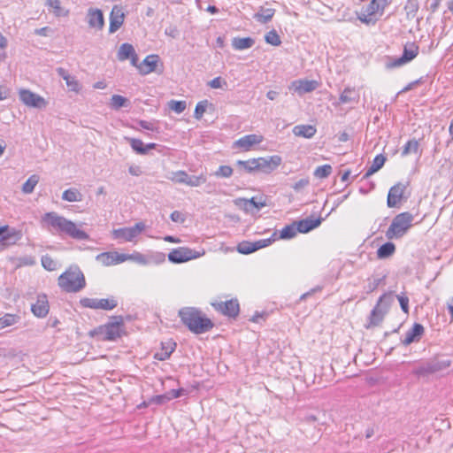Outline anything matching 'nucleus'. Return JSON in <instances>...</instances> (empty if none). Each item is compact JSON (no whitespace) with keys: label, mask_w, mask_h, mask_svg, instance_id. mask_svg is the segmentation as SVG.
Returning <instances> with one entry per match:
<instances>
[{"label":"nucleus","mask_w":453,"mask_h":453,"mask_svg":"<svg viewBox=\"0 0 453 453\" xmlns=\"http://www.w3.org/2000/svg\"><path fill=\"white\" fill-rule=\"evenodd\" d=\"M294 223H296L297 233L305 234L318 227L321 224V219L306 218Z\"/></svg>","instance_id":"393cba45"},{"label":"nucleus","mask_w":453,"mask_h":453,"mask_svg":"<svg viewBox=\"0 0 453 453\" xmlns=\"http://www.w3.org/2000/svg\"><path fill=\"white\" fill-rule=\"evenodd\" d=\"M127 103V99L119 95H113L111 99V106L116 110L126 106Z\"/></svg>","instance_id":"3c124183"},{"label":"nucleus","mask_w":453,"mask_h":453,"mask_svg":"<svg viewBox=\"0 0 453 453\" xmlns=\"http://www.w3.org/2000/svg\"><path fill=\"white\" fill-rule=\"evenodd\" d=\"M176 343L172 341L162 342L161 350L157 352L154 357L157 360L164 361L170 357L171 354L174 351Z\"/></svg>","instance_id":"bb28decb"},{"label":"nucleus","mask_w":453,"mask_h":453,"mask_svg":"<svg viewBox=\"0 0 453 453\" xmlns=\"http://www.w3.org/2000/svg\"><path fill=\"white\" fill-rule=\"evenodd\" d=\"M332 170L330 165L318 166L314 171V176L319 179L327 178L332 173Z\"/></svg>","instance_id":"49530a36"},{"label":"nucleus","mask_w":453,"mask_h":453,"mask_svg":"<svg viewBox=\"0 0 453 453\" xmlns=\"http://www.w3.org/2000/svg\"><path fill=\"white\" fill-rule=\"evenodd\" d=\"M418 150V142L416 140H410L403 146L402 156L405 157L410 153H417Z\"/></svg>","instance_id":"09e8293b"},{"label":"nucleus","mask_w":453,"mask_h":453,"mask_svg":"<svg viewBox=\"0 0 453 453\" xmlns=\"http://www.w3.org/2000/svg\"><path fill=\"white\" fill-rule=\"evenodd\" d=\"M385 161H386V157L382 154L377 155L374 157L371 166L368 168V170L365 173L364 178L367 179L370 176H372L373 173L378 172L384 165Z\"/></svg>","instance_id":"473e14b6"},{"label":"nucleus","mask_w":453,"mask_h":453,"mask_svg":"<svg viewBox=\"0 0 453 453\" xmlns=\"http://www.w3.org/2000/svg\"><path fill=\"white\" fill-rule=\"evenodd\" d=\"M272 243L271 239L259 240L254 242H242L238 244L237 250L241 254L248 255L254 251H257L262 248H265Z\"/></svg>","instance_id":"a211bd4d"},{"label":"nucleus","mask_w":453,"mask_h":453,"mask_svg":"<svg viewBox=\"0 0 453 453\" xmlns=\"http://www.w3.org/2000/svg\"><path fill=\"white\" fill-rule=\"evenodd\" d=\"M19 319V317L14 314L7 313L0 318V326L3 328L16 324Z\"/></svg>","instance_id":"a18cd8bd"},{"label":"nucleus","mask_w":453,"mask_h":453,"mask_svg":"<svg viewBox=\"0 0 453 453\" xmlns=\"http://www.w3.org/2000/svg\"><path fill=\"white\" fill-rule=\"evenodd\" d=\"M149 258L152 259L151 264H160L165 262V255L162 252H157L149 256Z\"/></svg>","instance_id":"680f3d73"},{"label":"nucleus","mask_w":453,"mask_h":453,"mask_svg":"<svg viewBox=\"0 0 453 453\" xmlns=\"http://www.w3.org/2000/svg\"><path fill=\"white\" fill-rule=\"evenodd\" d=\"M169 400H171V397H169L168 395H156V396L152 397L150 399V403H154L157 404H163Z\"/></svg>","instance_id":"e2e57ef3"},{"label":"nucleus","mask_w":453,"mask_h":453,"mask_svg":"<svg viewBox=\"0 0 453 453\" xmlns=\"http://www.w3.org/2000/svg\"><path fill=\"white\" fill-rule=\"evenodd\" d=\"M168 105H169V108L172 111H175L176 113L183 112L187 106L185 101H175V100H171L168 103Z\"/></svg>","instance_id":"5fc2aeb1"},{"label":"nucleus","mask_w":453,"mask_h":453,"mask_svg":"<svg viewBox=\"0 0 453 453\" xmlns=\"http://www.w3.org/2000/svg\"><path fill=\"white\" fill-rule=\"evenodd\" d=\"M233 169L229 165H220L215 172V176L221 178H228L232 175Z\"/></svg>","instance_id":"6e6d98bb"},{"label":"nucleus","mask_w":453,"mask_h":453,"mask_svg":"<svg viewBox=\"0 0 453 453\" xmlns=\"http://www.w3.org/2000/svg\"><path fill=\"white\" fill-rule=\"evenodd\" d=\"M65 81L66 86L70 91H73L76 93L80 92L81 84L78 81V80H76V78L74 76L70 75L69 77H67V79Z\"/></svg>","instance_id":"864d4df0"},{"label":"nucleus","mask_w":453,"mask_h":453,"mask_svg":"<svg viewBox=\"0 0 453 453\" xmlns=\"http://www.w3.org/2000/svg\"><path fill=\"white\" fill-rule=\"evenodd\" d=\"M206 182V177L203 174L198 176L188 175L185 184L190 187H199Z\"/></svg>","instance_id":"c03bdc74"},{"label":"nucleus","mask_w":453,"mask_h":453,"mask_svg":"<svg viewBox=\"0 0 453 453\" xmlns=\"http://www.w3.org/2000/svg\"><path fill=\"white\" fill-rule=\"evenodd\" d=\"M58 280V286L68 293H77L86 286L84 274L77 265H71Z\"/></svg>","instance_id":"7ed1b4c3"},{"label":"nucleus","mask_w":453,"mask_h":453,"mask_svg":"<svg viewBox=\"0 0 453 453\" xmlns=\"http://www.w3.org/2000/svg\"><path fill=\"white\" fill-rule=\"evenodd\" d=\"M42 265L45 270L50 272L55 271L58 267L57 262L49 255L42 257Z\"/></svg>","instance_id":"de8ad7c7"},{"label":"nucleus","mask_w":453,"mask_h":453,"mask_svg":"<svg viewBox=\"0 0 453 453\" xmlns=\"http://www.w3.org/2000/svg\"><path fill=\"white\" fill-rule=\"evenodd\" d=\"M178 315L190 332L196 334H204L213 328V322L199 309L195 307H183Z\"/></svg>","instance_id":"f03ea898"},{"label":"nucleus","mask_w":453,"mask_h":453,"mask_svg":"<svg viewBox=\"0 0 453 453\" xmlns=\"http://www.w3.org/2000/svg\"><path fill=\"white\" fill-rule=\"evenodd\" d=\"M96 260L104 266L121 264L126 261L125 254L117 251H108L98 254Z\"/></svg>","instance_id":"ddd939ff"},{"label":"nucleus","mask_w":453,"mask_h":453,"mask_svg":"<svg viewBox=\"0 0 453 453\" xmlns=\"http://www.w3.org/2000/svg\"><path fill=\"white\" fill-rule=\"evenodd\" d=\"M255 43V40L251 37H234L232 41V46L237 50H243L251 48Z\"/></svg>","instance_id":"2f4dec72"},{"label":"nucleus","mask_w":453,"mask_h":453,"mask_svg":"<svg viewBox=\"0 0 453 453\" xmlns=\"http://www.w3.org/2000/svg\"><path fill=\"white\" fill-rule=\"evenodd\" d=\"M159 57L157 55H149L138 65V70L142 74H149L157 72Z\"/></svg>","instance_id":"4be33fe9"},{"label":"nucleus","mask_w":453,"mask_h":453,"mask_svg":"<svg viewBox=\"0 0 453 453\" xmlns=\"http://www.w3.org/2000/svg\"><path fill=\"white\" fill-rule=\"evenodd\" d=\"M406 184L398 182L390 188L387 199V205L389 208H395L399 205L403 198V193L406 189Z\"/></svg>","instance_id":"4468645a"},{"label":"nucleus","mask_w":453,"mask_h":453,"mask_svg":"<svg viewBox=\"0 0 453 453\" xmlns=\"http://www.w3.org/2000/svg\"><path fill=\"white\" fill-rule=\"evenodd\" d=\"M134 52H135V50L132 44H129L127 42L123 43V44H121V46L119 49L118 59L119 61H124V60L129 59V58L132 55H134Z\"/></svg>","instance_id":"e433bc0d"},{"label":"nucleus","mask_w":453,"mask_h":453,"mask_svg":"<svg viewBox=\"0 0 453 453\" xmlns=\"http://www.w3.org/2000/svg\"><path fill=\"white\" fill-rule=\"evenodd\" d=\"M383 279L384 278L374 279L372 282H370L368 284V290H367V292L370 293V292L374 291L379 287V285L381 283Z\"/></svg>","instance_id":"774afa93"},{"label":"nucleus","mask_w":453,"mask_h":453,"mask_svg":"<svg viewBox=\"0 0 453 453\" xmlns=\"http://www.w3.org/2000/svg\"><path fill=\"white\" fill-rule=\"evenodd\" d=\"M39 182V176L36 174L31 175L22 186V191L25 194H31L35 187Z\"/></svg>","instance_id":"a19ab883"},{"label":"nucleus","mask_w":453,"mask_h":453,"mask_svg":"<svg viewBox=\"0 0 453 453\" xmlns=\"http://www.w3.org/2000/svg\"><path fill=\"white\" fill-rule=\"evenodd\" d=\"M115 321L110 322L102 329L104 340L114 341L120 337V326L123 324L122 317H114Z\"/></svg>","instance_id":"2eb2a0df"},{"label":"nucleus","mask_w":453,"mask_h":453,"mask_svg":"<svg viewBox=\"0 0 453 453\" xmlns=\"http://www.w3.org/2000/svg\"><path fill=\"white\" fill-rule=\"evenodd\" d=\"M249 203H250V205H251V207H254L257 210H259L262 207H265L266 205V203L262 196L259 198L252 197V198L249 199Z\"/></svg>","instance_id":"13d9d810"},{"label":"nucleus","mask_w":453,"mask_h":453,"mask_svg":"<svg viewBox=\"0 0 453 453\" xmlns=\"http://www.w3.org/2000/svg\"><path fill=\"white\" fill-rule=\"evenodd\" d=\"M236 165L240 167L241 169H243L245 172L251 173L254 171H257V161L256 158H251L246 161L243 160H238L236 162Z\"/></svg>","instance_id":"ea45409f"},{"label":"nucleus","mask_w":453,"mask_h":453,"mask_svg":"<svg viewBox=\"0 0 453 453\" xmlns=\"http://www.w3.org/2000/svg\"><path fill=\"white\" fill-rule=\"evenodd\" d=\"M450 361L448 359L434 358L421 364L414 371V373L418 376H427L441 371H443L449 367Z\"/></svg>","instance_id":"423d86ee"},{"label":"nucleus","mask_w":453,"mask_h":453,"mask_svg":"<svg viewBox=\"0 0 453 453\" xmlns=\"http://www.w3.org/2000/svg\"><path fill=\"white\" fill-rule=\"evenodd\" d=\"M357 19L364 24L367 26H374L379 18L377 15L372 13L371 12H367V8H364L360 13L357 14Z\"/></svg>","instance_id":"72a5a7b5"},{"label":"nucleus","mask_w":453,"mask_h":453,"mask_svg":"<svg viewBox=\"0 0 453 453\" xmlns=\"http://www.w3.org/2000/svg\"><path fill=\"white\" fill-rule=\"evenodd\" d=\"M209 103L207 100L200 101L195 109L194 117L196 119H201L203 118V113L206 111L207 106Z\"/></svg>","instance_id":"603ef678"},{"label":"nucleus","mask_w":453,"mask_h":453,"mask_svg":"<svg viewBox=\"0 0 453 453\" xmlns=\"http://www.w3.org/2000/svg\"><path fill=\"white\" fill-rule=\"evenodd\" d=\"M223 84H226L221 77H216L209 82V86L212 88H219Z\"/></svg>","instance_id":"0e129e2a"},{"label":"nucleus","mask_w":453,"mask_h":453,"mask_svg":"<svg viewBox=\"0 0 453 453\" xmlns=\"http://www.w3.org/2000/svg\"><path fill=\"white\" fill-rule=\"evenodd\" d=\"M215 310L222 314L235 318L239 314V303L236 299H231L226 302H219L212 303Z\"/></svg>","instance_id":"dca6fc26"},{"label":"nucleus","mask_w":453,"mask_h":453,"mask_svg":"<svg viewBox=\"0 0 453 453\" xmlns=\"http://www.w3.org/2000/svg\"><path fill=\"white\" fill-rule=\"evenodd\" d=\"M394 302V296L392 293L383 294L378 300L377 304L371 311L368 319V324L365 326L366 328H371L379 326L386 313L388 311L389 306Z\"/></svg>","instance_id":"39448f33"},{"label":"nucleus","mask_w":453,"mask_h":453,"mask_svg":"<svg viewBox=\"0 0 453 453\" xmlns=\"http://www.w3.org/2000/svg\"><path fill=\"white\" fill-rule=\"evenodd\" d=\"M418 53V46L415 43H411L404 46L403 55L394 59L393 61L387 64L388 68H395L399 67L404 64L409 63L412 59H414Z\"/></svg>","instance_id":"9b49d317"},{"label":"nucleus","mask_w":453,"mask_h":453,"mask_svg":"<svg viewBox=\"0 0 453 453\" xmlns=\"http://www.w3.org/2000/svg\"><path fill=\"white\" fill-rule=\"evenodd\" d=\"M42 224L51 233L65 234L80 241L88 239V234L79 229L73 221L54 211L45 213L42 217Z\"/></svg>","instance_id":"f257e3e1"},{"label":"nucleus","mask_w":453,"mask_h":453,"mask_svg":"<svg viewBox=\"0 0 453 453\" xmlns=\"http://www.w3.org/2000/svg\"><path fill=\"white\" fill-rule=\"evenodd\" d=\"M171 219L173 221V222H184L185 220V218L184 216L182 215L181 212L178 211H174L171 213V216H170Z\"/></svg>","instance_id":"69168bd1"},{"label":"nucleus","mask_w":453,"mask_h":453,"mask_svg":"<svg viewBox=\"0 0 453 453\" xmlns=\"http://www.w3.org/2000/svg\"><path fill=\"white\" fill-rule=\"evenodd\" d=\"M145 229V224L138 222L131 227H122L114 229L112 235L115 239H122L126 242H132Z\"/></svg>","instance_id":"1a4fd4ad"},{"label":"nucleus","mask_w":453,"mask_h":453,"mask_svg":"<svg viewBox=\"0 0 453 453\" xmlns=\"http://www.w3.org/2000/svg\"><path fill=\"white\" fill-rule=\"evenodd\" d=\"M316 132V128L311 125H299L293 128V133L296 136H301L304 138L313 137Z\"/></svg>","instance_id":"c85d7f7f"},{"label":"nucleus","mask_w":453,"mask_h":453,"mask_svg":"<svg viewBox=\"0 0 453 453\" xmlns=\"http://www.w3.org/2000/svg\"><path fill=\"white\" fill-rule=\"evenodd\" d=\"M234 203L241 209L244 210L246 212H249L251 210V205H250L249 199L239 198L234 201Z\"/></svg>","instance_id":"052dcab7"},{"label":"nucleus","mask_w":453,"mask_h":453,"mask_svg":"<svg viewBox=\"0 0 453 453\" xmlns=\"http://www.w3.org/2000/svg\"><path fill=\"white\" fill-rule=\"evenodd\" d=\"M308 184H309V180L307 179H301L293 185V188L296 191H300L301 189L305 188Z\"/></svg>","instance_id":"338daca9"},{"label":"nucleus","mask_w":453,"mask_h":453,"mask_svg":"<svg viewBox=\"0 0 453 453\" xmlns=\"http://www.w3.org/2000/svg\"><path fill=\"white\" fill-rule=\"evenodd\" d=\"M390 4L389 0H372L370 4L365 6L367 12H371L375 15L381 16L384 12L385 8Z\"/></svg>","instance_id":"cd10ccee"},{"label":"nucleus","mask_w":453,"mask_h":453,"mask_svg":"<svg viewBox=\"0 0 453 453\" xmlns=\"http://www.w3.org/2000/svg\"><path fill=\"white\" fill-rule=\"evenodd\" d=\"M62 199L68 202H81L82 194L76 188H69L63 192Z\"/></svg>","instance_id":"58836bf2"},{"label":"nucleus","mask_w":453,"mask_h":453,"mask_svg":"<svg viewBox=\"0 0 453 453\" xmlns=\"http://www.w3.org/2000/svg\"><path fill=\"white\" fill-rule=\"evenodd\" d=\"M297 234V230L296 227V223H292L290 225L286 226L282 228L280 233V239H291L295 237Z\"/></svg>","instance_id":"37998d69"},{"label":"nucleus","mask_w":453,"mask_h":453,"mask_svg":"<svg viewBox=\"0 0 453 453\" xmlns=\"http://www.w3.org/2000/svg\"><path fill=\"white\" fill-rule=\"evenodd\" d=\"M19 96L20 101L29 107L42 109L47 106V102L42 96L29 89H20Z\"/></svg>","instance_id":"9d476101"},{"label":"nucleus","mask_w":453,"mask_h":453,"mask_svg":"<svg viewBox=\"0 0 453 453\" xmlns=\"http://www.w3.org/2000/svg\"><path fill=\"white\" fill-rule=\"evenodd\" d=\"M358 94L354 88H346L340 96L341 104H349L358 100Z\"/></svg>","instance_id":"f704fd0d"},{"label":"nucleus","mask_w":453,"mask_h":453,"mask_svg":"<svg viewBox=\"0 0 453 453\" xmlns=\"http://www.w3.org/2000/svg\"><path fill=\"white\" fill-rule=\"evenodd\" d=\"M126 261L131 260L139 265H146L152 262V259L149 258V256H145L140 252H134L133 254H125Z\"/></svg>","instance_id":"4c0bfd02"},{"label":"nucleus","mask_w":453,"mask_h":453,"mask_svg":"<svg viewBox=\"0 0 453 453\" xmlns=\"http://www.w3.org/2000/svg\"><path fill=\"white\" fill-rule=\"evenodd\" d=\"M46 4L57 17H66L69 14V11L61 6L60 0H46Z\"/></svg>","instance_id":"7c9ffc66"},{"label":"nucleus","mask_w":453,"mask_h":453,"mask_svg":"<svg viewBox=\"0 0 453 453\" xmlns=\"http://www.w3.org/2000/svg\"><path fill=\"white\" fill-rule=\"evenodd\" d=\"M396 297L399 301L402 311L404 313L408 314L409 313V298L403 295L396 296Z\"/></svg>","instance_id":"bf43d9fd"},{"label":"nucleus","mask_w":453,"mask_h":453,"mask_svg":"<svg viewBox=\"0 0 453 453\" xmlns=\"http://www.w3.org/2000/svg\"><path fill=\"white\" fill-rule=\"evenodd\" d=\"M188 173L185 171H178L173 173L171 180L179 184H185Z\"/></svg>","instance_id":"4d7b16f0"},{"label":"nucleus","mask_w":453,"mask_h":453,"mask_svg":"<svg viewBox=\"0 0 453 453\" xmlns=\"http://www.w3.org/2000/svg\"><path fill=\"white\" fill-rule=\"evenodd\" d=\"M263 141V136L258 134H247L234 142V146L237 148H241L245 151H248L251 149L252 146L259 144Z\"/></svg>","instance_id":"412c9836"},{"label":"nucleus","mask_w":453,"mask_h":453,"mask_svg":"<svg viewBox=\"0 0 453 453\" xmlns=\"http://www.w3.org/2000/svg\"><path fill=\"white\" fill-rule=\"evenodd\" d=\"M124 20L125 13L123 8L119 5H114L110 13L109 33L114 34L117 32L123 25Z\"/></svg>","instance_id":"f3484780"},{"label":"nucleus","mask_w":453,"mask_h":453,"mask_svg":"<svg viewBox=\"0 0 453 453\" xmlns=\"http://www.w3.org/2000/svg\"><path fill=\"white\" fill-rule=\"evenodd\" d=\"M423 334L424 326L421 324L415 323L406 333L405 338L402 341V343L404 346H408L414 342H418Z\"/></svg>","instance_id":"b1692460"},{"label":"nucleus","mask_w":453,"mask_h":453,"mask_svg":"<svg viewBox=\"0 0 453 453\" xmlns=\"http://www.w3.org/2000/svg\"><path fill=\"white\" fill-rule=\"evenodd\" d=\"M0 237L3 245L13 244L20 238V234L14 229L10 230L8 226H0Z\"/></svg>","instance_id":"5701e85b"},{"label":"nucleus","mask_w":453,"mask_h":453,"mask_svg":"<svg viewBox=\"0 0 453 453\" xmlns=\"http://www.w3.org/2000/svg\"><path fill=\"white\" fill-rule=\"evenodd\" d=\"M204 254V251L202 253L191 250L188 247H179L177 249H173L168 254V260L173 264H180L188 262L191 259L198 258Z\"/></svg>","instance_id":"0eeeda50"},{"label":"nucleus","mask_w":453,"mask_h":453,"mask_svg":"<svg viewBox=\"0 0 453 453\" xmlns=\"http://www.w3.org/2000/svg\"><path fill=\"white\" fill-rule=\"evenodd\" d=\"M318 88V82L316 81H309V80H297L294 81L289 89L294 90L300 96L312 92Z\"/></svg>","instance_id":"6ab92c4d"},{"label":"nucleus","mask_w":453,"mask_h":453,"mask_svg":"<svg viewBox=\"0 0 453 453\" xmlns=\"http://www.w3.org/2000/svg\"><path fill=\"white\" fill-rule=\"evenodd\" d=\"M31 311L35 316L38 318H44L49 312L47 296L44 295L39 296L36 303L32 304Z\"/></svg>","instance_id":"a878e982"},{"label":"nucleus","mask_w":453,"mask_h":453,"mask_svg":"<svg viewBox=\"0 0 453 453\" xmlns=\"http://www.w3.org/2000/svg\"><path fill=\"white\" fill-rule=\"evenodd\" d=\"M395 251V246L393 242L382 244L377 250V257L380 259L391 257Z\"/></svg>","instance_id":"c9c22d12"},{"label":"nucleus","mask_w":453,"mask_h":453,"mask_svg":"<svg viewBox=\"0 0 453 453\" xmlns=\"http://www.w3.org/2000/svg\"><path fill=\"white\" fill-rule=\"evenodd\" d=\"M127 142H129L132 149L140 155H145L146 150H145V144L142 142V140L136 139V138H126Z\"/></svg>","instance_id":"79ce46f5"},{"label":"nucleus","mask_w":453,"mask_h":453,"mask_svg":"<svg viewBox=\"0 0 453 453\" xmlns=\"http://www.w3.org/2000/svg\"><path fill=\"white\" fill-rule=\"evenodd\" d=\"M257 161V171H260L265 173H271L281 164V157L274 155L268 157H258Z\"/></svg>","instance_id":"f8f14e48"},{"label":"nucleus","mask_w":453,"mask_h":453,"mask_svg":"<svg viewBox=\"0 0 453 453\" xmlns=\"http://www.w3.org/2000/svg\"><path fill=\"white\" fill-rule=\"evenodd\" d=\"M80 303L85 308L104 311L113 310L118 305V302L113 296L102 299L84 297L80 300Z\"/></svg>","instance_id":"6e6552de"},{"label":"nucleus","mask_w":453,"mask_h":453,"mask_svg":"<svg viewBox=\"0 0 453 453\" xmlns=\"http://www.w3.org/2000/svg\"><path fill=\"white\" fill-rule=\"evenodd\" d=\"M265 40L267 43L273 46H280L281 44L280 38L275 30L269 31L265 35Z\"/></svg>","instance_id":"8fccbe9b"},{"label":"nucleus","mask_w":453,"mask_h":453,"mask_svg":"<svg viewBox=\"0 0 453 453\" xmlns=\"http://www.w3.org/2000/svg\"><path fill=\"white\" fill-rule=\"evenodd\" d=\"M88 23L89 27L97 30L103 29L104 26V18L103 12L96 8H90L88 11Z\"/></svg>","instance_id":"aec40b11"},{"label":"nucleus","mask_w":453,"mask_h":453,"mask_svg":"<svg viewBox=\"0 0 453 453\" xmlns=\"http://www.w3.org/2000/svg\"><path fill=\"white\" fill-rule=\"evenodd\" d=\"M275 13L273 8L260 7L257 12L254 14V19L260 23L269 22Z\"/></svg>","instance_id":"c756f323"},{"label":"nucleus","mask_w":453,"mask_h":453,"mask_svg":"<svg viewBox=\"0 0 453 453\" xmlns=\"http://www.w3.org/2000/svg\"><path fill=\"white\" fill-rule=\"evenodd\" d=\"M413 219V215L408 211L396 215L386 232V237L388 240L401 238L411 226Z\"/></svg>","instance_id":"20e7f679"}]
</instances>
